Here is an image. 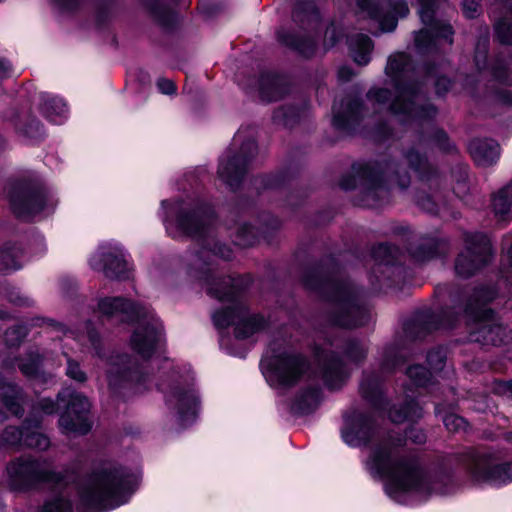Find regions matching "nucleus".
<instances>
[{"label":"nucleus","instance_id":"f257e3e1","mask_svg":"<svg viewBox=\"0 0 512 512\" xmlns=\"http://www.w3.org/2000/svg\"><path fill=\"white\" fill-rule=\"evenodd\" d=\"M162 208L167 213L164 222L169 235L174 238L186 235L203 241L201 250L191 256L192 270L203 275L207 282V293L210 296L231 304L213 314L215 327L225 329L234 325L237 338H247L263 330L267 324L266 320L258 314H251L240 300L242 287L239 279L225 277L213 279L211 282L208 279L211 273L209 266L212 265V257L218 256L225 260L232 257V250L215 241L210 234L212 210L205 205L168 200L162 201Z\"/></svg>","mask_w":512,"mask_h":512},{"label":"nucleus","instance_id":"f03ea898","mask_svg":"<svg viewBox=\"0 0 512 512\" xmlns=\"http://www.w3.org/2000/svg\"><path fill=\"white\" fill-rule=\"evenodd\" d=\"M375 427L370 416L355 412L345 419L342 438L350 446L371 442L365 468L373 478L386 479L387 493L395 498L398 492L426 493L430 483L419 467L418 461L408 455L403 440L392 436L374 439Z\"/></svg>","mask_w":512,"mask_h":512},{"label":"nucleus","instance_id":"7ed1b4c3","mask_svg":"<svg viewBox=\"0 0 512 512\" xmlns=\"http://www.w3.org/2000/svg\"><path fill=\"white\" fill-rule=\"evenodd\" d=\"M386 74L395 85L396 95L384 88H375L367 93V103L375 113L389 112L403 124H422L434 118L437 109L427 102L420 86L410 81L413 72L411 59L405 53H397L388 59Z\"/></svg>","mask_w":512,"mask_h":512},{"label":"nucleus","instance_id":"20e7f679","mask_svg":"<svg viewBox=\"0 0 512 512\" xmlns=\"http://www.w3.org/2000/svg\"><path fill=\"white\" fill-rule=\"evenodd\" d=\"M136 477L115 463H104L79 479L78 501L89 512H107L128 501Z\"/></svg>","mask_w":512,"mask_h":512},{"label":"nucleus","instance_id":"39448f33","mask_svg":"<svg viewBox=\"0 0 512 512\" xmlns=\"http://www.w3.org/2000/svg\"><path fill=\"white\" fill-rule=\"evenodd\" d=\"M99 315L115 324L137 321L130 346L144 361L157 355L162 346L161 323L146 307L135 305L123 297H105L98 302Z\"/></svg>","mask_w":512,"mask_h":512},{"label":"nucleus","instance_id":"423d86ee","mask_svg":"<svg viewBox=\"0 0 512 512\" xmlns=\"http://www.w3.org/2000/svg\"><path fill=\"white\" fill-rule=\"evenodd\" d=\"M305 285L323 293L330 301L327 320L331 325L355 328L369 320L367 309L357 300V293L346 280L324 279L318 271H310L304 277Z\"/></svg>","mask_w":512,"mask_h":512},{"label":"nucleus","instance_id":"0eeeda50","mask_svg":"<svg viewBox=\"0 0 512 512\" xmlns=\"http://www.w3.org/2000/svg\"><path fill=\"white\" fill-rule=\"evenodd\" d=\"M495 297V293L486 288L475 290L472 299L463 310L467 324H475L471 328L470 340L482 344L501 345L512 340L511 332L499 324L494 313L485 308V304Z\"/></svg>","mask_w":512,"mask_h":512},{"label":"nucleus","instance_id":"6e6552de","mask_svg":"<svg viewBox=\"0 0 512 512\" xmlns=\"http://www.w3.org/2000/svg\"><path fill=\"white\" fill-rule=\"evenodd\" d=\"M8 482L18 491L45 485H63L65 478L61 471L54 470L46 461L31 456H20L7 465Z\"/></svg>","mask_w":512,"mask_h":512},{"label":"nucleus","instance_id":"1a4fd4ad","mask_svg":"<svg viewBox=\"0 0 512 512\" xmlns=\"http://www.w3.org/2000/svg\"><path fill=\"white\" fill-rule=\"evenodd\" d=\"M167 408L176 414L181 426L191 424L197 415L198 397L193 389L192 378L173 373L159 384Z\"/></svg>","mask_w":512,"mask_h":512},{"label":"nucleus","instance_id":"9d476101","mask_svg":"<svg viewBox=\"0 0 512 512\" xmlns=\"http://www.w3.org/2000/svg\"><path fill=\"white\" fill-rule=\"evenodd\" d=\"M232 147L233 149L227 150L220 158L217 173L219 179L227 186L236 189L243 179L257 147L252 134L246 136L242 129L234 135Z\"/></svg>","mask_w":512,"mask_h":512},{"label":"nucleus","instance_id":"9b49d317","mask_svg":"<svg viewBox=\"0 0 512 512\" xmlns=\"http://www.w3.org/2000/svg\"><path fill=\"white\" fill-rule=\"evenodd\" d=\"M263 375L270 386L288 388L296 385L309 369L305 357L291 351L266 356L261 361Z\"/></svg>","mask_w":512,"mask_h":512},{"label":"nucleus","instance_id":"f8f14e48","mask_svg":"<svg viewBox=\"0 0 512 512\" xmlns=\"http://www.w3.org/2000/svg\"><path fill=\"white\" fill-rule=\"evenodd\" d=\"M9 197L15 215L25 220L49 213L57 204L54 196L42 186H20L13 189Z\"/></svg>","mask_w":512,"mask_h":512},{"label":"nucleus","instance_id":"ddd939ff","mask_svg":"<svg viewBox=\"0 0 512 512\" xmlns=\"http://www.w3.org/2000/svg\"><path fill=\"white\" fill-rule=\"evenodd\" d=\"M464 249L455 262L457 275L467 278L484 267L492 258V248L489 239L482 233H465Z\"/></svg>","mask_w":512,"mask_h":512},{"label":"nucleus","instance_id":"4468645a","mask_svg":"<svg viewBox=\"0 0 512 512\" xmlns=\"http://www.w3.org/2000/svg\"><path fill=\"white\" fill-rule=\"evenodd\" d=\"M362 177L366 180L365 195L367 200H376L387 194V181L396 179L400 188L405 189L410 183V178L405 174L399 175L398 165L393 161H385L380 164H366L362 167Z\"/></svg>","mask_w":512,"mask_h":512},{"label":"nucleus","instance_id":"2eb2a0df","mask_svg":"<svg viewBox=\"0 0 512 512\" xmlns=\"http://www.w3.org/2000/svg\"><path fill=\"white\" fill-rule=\"evenodd\" d=\"M419 3V15L425 28L415 35V45L417 49L420 52L429 51L434 47L437 38H443L448 44H452V27L434 18L435 1L419 0Z\"/></svg>","mask_w":512,"mask_h":512},{"label":"nucleus","instance_id":"dca6fc26","mask_svg":"<svg viewBox=\"0 0 512 512\" xmlns=\"http://www.w3.org/2000/svg\"><path fill=\"white\" fill-rule=\"evenodd\" d=\"M90 402L78 392L68 394L66 410L59 418V426L64 434H86L91 430Z\"/></svg>","mask_w":512,"mask_h":512},{"label":"nucleus","instance_id":"f3484780","mask_svg":"<svg viewBox=\"0 0 512 512\" xmlns=\"http://www.w3.org/2000/svg\"><path fill=\"white\" fill-rule=\"evenodd\" d=\"M357 6L361 13L375 20L382 32H391L397 26V16L405 17L408 6L402 1L393 0H357Z\"/></svg>","mask_w":512,"mask_h":512},{"label":"nucleus","instance_id":"a211bd4d","mask_svg":"<svg viewBox=\"0 0 512 512\" xmlns=\"http://www.w3.org/2000/svg\"><path fill=\"white\" fill-rule=\"evenodd\" d=\"M148 379V374L128 355L115 358L108 369V383L112 389L127 386L141 391Z\"/></svg>","mask_w":512,"mask_h":512},{"label":"nucleus","instance_id":"6ab92c4d","mask_svg":"<svg viewBox=\"0 0 512 512\" xmlns=\"http://www.w3.org/2000/svg\"><path fill=\"white\" fill-rule=\"evenodd\" d=\"M90 267L102 271L107 278L127 277V263L122 249L117 245H101L89 260Z\"/></svg>","mask_w":512,"mask_h":512},{"label":"nucleus","instance_id":"aec40b11","mask_svg":"<svg viewBox=\"0 0 512 512\" xmlns=\"http://www.w3.org/2000/svg\"><path fill=\"white\" fill-rule=\"evenodd\" d=\"M470 473L474 481L478 483L502 484L512 481V462L499 464L490 455H476L470 465Z\"/></svg>","mask_w":512,"mask_h":512},{"label":"nucleus","instance_id":"412c9836","mask_svg":"<svg viewBox=\"0 0 512 512\" xmlns=\"http://www.w3.org/2000/svg\"><path fill=\"white\" fill-rule=\"evenodd\" d=\"M65 478L63 485H45L50 495L44 501L40 512H72V502L70 500L71 484L75 478L67 470L61 471Z\"/></svg>","mask_w":512,"mask_h":512},{"label":"nucleus","instance_id":"4be33fe9","mask_svg":"<svg viewBox=\"0 0 512 512\" xmlns=\"http://www.w3.org/2000/svg\"><path fill=\"white\" fill-rule=\"evenodd\" d=\"M366 108L353 97H346L333 106V126L341 131H350L365 116Z\"/></svg>","mask_w":512,"mask_h":512},{"label":"nucleus","instance_id":"5701e85b","mask_svg":"<svg viewBox=\"0 0 512 512\" xmlns=\"http://www.w3.org/2000/svg\"><path fill=\"white\" fill-rule=\"evenodd\" d=\"M469 151L477 165L483 167L494 164L500 156L499 144L492 139L472 140Z\"/></svg>","mask_w":512,"mask_h":512},{"label":"nucleus","instance_id":"b1692460","mask_svg":"<svg viewBox=\"0 0 512 512\" xmlns=\"http://www.w3.org/2000/svg\"><path fill=\"white\" fill-rule=\"evenodd\" d=\"M0 393L2 402L9 412L16 416L23 414L25 395L20 387L12 383H4L0 379ZM0 412L3 414V418L0 420L2 422L5 419V414L1 410Z\"/></svg>","mask_w":512,"mask_h":512},{"label":"nucleus","instance_id":"393cba45","mask_svg":"<svg viewBox=\"0 0 512 512\" xmlns=\"http://www.w3.org/2000/svg\"><path fill=\"white\" fill-rule=\"evenodd\" d=\"M323 379L330 389L341 387L347 377V370L336 355L327 357L323 364Z\"/></svg>","mask_w":512,"mask_h":512},{"label":"nucleus","instance_id":"a878e982","mask_svg":"<svg viewBox=\"0 0 512 512\" xmlns=\"http://www.w3.org/2000/svg\"><path fill=\"white\" fill-rule=\"evenodd\" d=\"M492 207L498 221L506 222L512 218V181L493 196Z\"/></svg>","mask_w":512,"mask_h":512},{"label":"nucleus","instance_id":"bb28decb","mask_svg":"<svg viewBox=\"0 0 512 512\" xmlns=\"http://www.w3.org/2000/svg\"><path fill=\"white\" fill-rule=\"evenodd\" d=\"M348 45L351 56L357 64H368L373 50V43L368 36L363 34L350 36L348 39Z\"/></svg>","mask_w":512,"mask_h":512},{"label":"nucleus","instance_id":"cd10ccee","mask_svg":"<svg viewBox=\"0 0 512 512\" xmlns=\"http://www.w3.org/2000/svg\"><path fill=\"white\" fill-rule=\"evenodd\" d=\"M362 396L378 411L385 409L381 382L378 377L365 376L360 384Z\"/></svg>","mask_w":512,"mask_h":512},{"label":"nucleus","instance_id":"c85d7f7f","mask_svg":"<svg viewBox=\"0 0 512 512\" xmlns=\"http://www.w3.org/2000/svg\"><path fill=\"white\" fill-rule=\"evenodd\" d=\"M22 267V250L16 244L7 243L0 248V272L10 273Z\"/></svg>","mask_w":512,"mask_h":512},{"label":"nucleus","instance_id":"c756f323","mask_svg":"<svg viewBox=\"0 0 512 512\" xmlns=\"http://www.w3.org/2000/svg\"><path fill=\"white\" fill-rule=\"evenodd\" d=\"M41 109L44 116L56 124H61L68 115L67 105L62 99L54 96H44Z\"/></svg>","mask_w":512,"mask_h":512},{"label":"nucleus","instance_id":"7c9ffc66","mask_svg":"<svg viewBox=\"0 0 512 512\" xmlns=\"http://www.w3.org/2000/svg\"><path fill=\"white\" fill-rule=\"evenodd\" d=\"M259 85L260 98L265 102L277 101L285 92L280 79L273 75L262 76Z\"/></svg>","mask_w":512,"mask_h":512},{"label":"nucleus","instance_id":"2f4dec72","mask_svg":"<svg viewBox=\"0 0 512 512\" xmlns=\"http://www.w3.org/2000/svg\"><path fill=\"white\" fill-rule=\"evenodd\" d=\"M293 18L297 23L307 25L311 29L316 28L320 21L319 12L312 0L299 3L294 10Z\"/></svg>","mask_w":512,"mask_h":512},{"label":"nucleus","instance_id":"473e14b6","mask_svg":"<svg viewBox=\"0 0 512 512\" xmlns=\"http://www.w3.org/2000/svg\"><path fill=\"white\" fill-rule=\"evenodd\" d=\"M277 37L282 44L295 49L304 57H310L314 53L315 42L310 38L298 39L294 34L285 31H278Z\"/></svg>","mask_w":512,"mask_h":512},{"label":"nucleus","instance_id":"72a5a7b5","mask_svg":"<svg viewBox=\"0 0 512 512\" xmlns=\"http://www.w3.org/2000/svg\"><path fill=\"white\" fill-rule=\"evenodd\" d=\"M462 310V307H452L443 310L440 315L432 316V320L428 323V329H449L454 327L460 316H462L460 314Z\"/></svg>","mask_w":512,"mask_h":512},{"label":"nucleus","instance_id":"f704fd0d","mask_svg":"<svg viewBox=\"0 0 512 512\" xmlns=\"http://www.w3.org/2000/svg\"><path fill=\"white\" fill-rule=\"evenodd\" d=\"M390 420L394 423H402L405 420H414L421 417V407L413 399L406 402L404 407L393 406L388 413Z\"/></svg>","mask_w":512,"mask_h":512},{"label":"nucleus","instance_id":"c9c22d12","mask_svg":"<svg viewBox=\"0 0 512 512\" xmlns=\"http://www.w3.org/2000/svg\"><path fill=\"white\" fill-rule=\"evenodd\" d=\"M320 402V391L317 388H310L302 392L294 401L293 408L302 414H307L318 406Z\"/></svg>","mask_w":512,"mask_h":512},{"label":"nucleus","instance_id":"e433bc0d","mask_svg":"<svg viewBox=\"0 0 512 512\" xmlns=\"http://www.w3.org/2000/svg\"><path fill=\"white\" fill-rule=\"evenodd\" d=\"M510 65V58H497L491 67V75L493 79L500 84L511 85L512 71Z\"/></svg>","mask_w":512,"mask_h":512},{"label":"nucleus","instance_id":"4c0bfd02","mask_svg":"<svg viewBox=\"0 0 512 512\" xmlns=\"http://www.w3.org/2000/svg\"><path fill=\"white\" fill-rule=\"evenodd\" d=\"M406 160L411 169H413L421 179H428V174L433 172L426 158L418 152L409 151L406 155Z\"/></svg>","mask_w":512,"mask_h":512},{"label":"nucleus","instance_id":"58836bf2","mask_svg":"<svg viewBox=\"0 0 512 512\" xmlns=\"http://www.w3.org/2000/svg\"><path fill=\"white\" fill-rule=\"evenodd\" d=\"M423 246H428L427 250H424L421 246L418 251L415 252V257L419 260H424L428 258H432L444 251L446 246L445 242L442 240L431 237L427 238L423 243Z\"/></svg>","mask_w":512,"mask_h":512},{"label":"nucleus","instance_id":"ea45409f","mask_svg":"<svg viewBox=\"0 0 512 512\" xmlns=\"http://www.w3.org/2000/svg\"><path fill=\"white\" fill-rule=\"evenodd\" d=\"M49 439L38 430L25 426L24 446L45 450L49 447Z\"/></svg>","mask_w":512,"mask_h":512},{"label":"nucleus","instance_id":"a19ab883","mask_svg":"<svg viewBox=\"0 0 512 512\" xmlns=\"http://www.w3.org/2000/svg\"><path fill=\"white\" fill-rule=\"evenodd\" d=\"M257 237L258 229L250 224H244L237 229L235 242L239 246H251L255 243Z\"/></svg>","mask_w":512,"mask_h":512},{"label":"nucleus","instance_id":"79ce46f5","mask_svg":"<svg viewBox=\"0 0 512 512\" xmlns=\"http://www.w3.org/2000/svg\"><path fill=\"white\" fill-rule=\"evenodd\" d=\"M300 117V112L295 107L280 108L275 111L273 119L285 126L294 125Z\"/></svg>","mask_w":512,"mask_h":512},{"label":"nucleus","instance_id":"37998d69","mask_svg":"<svg viewBox=\"0 0 512 512\" xmlns=\"http://www.w3.org/2000/svg\"><path fill=\"white\" fill-rule=\"evenodd\" d=\"M497 40L504 45H512V22L507 18L500 19L495 24Z\"/></svg>","mask_w":512,"mask_h":512},{"label":"nucleus","instance_id":"c03bdc74","mask_svg":"<svg viewBox=\"0 0 512 512\" xmlns=\"http://www.w3.org/2000/svg\"><path fill=\"white\" fill-rule=\"evenodd\" d=\"M16 128L23 133V135L36 139L43 135V127L41 123L34 117L27 116V123L22 126L18 122L15 123Z\"/></svg>","mask_w":512,"mask_h":512},{"label":"nucleus","instance_id":"a18cd8bd","mask_svg":"<svg viewBox=\"0 0 512 512\" xmlns=\"http://www.w3.org/2000/svg\"><path fill=\"white\" fill-rule=\"evenodd\" d=\"M488 46L489 37L487 35L481 36L476 43L474 61L478 70L483 69L486 65Z\"/></svg>","mask_w":512,"mask_h":512},{"label":"nucleus","instance_id":"49530a36","mask_svg":"<svg viewBox=\"0 0 512 512\" xmlns=\"http://www.w3.org/2000/svg\"><path fill=\"white\" fill-rule=\"evenodd\" d=\"M41 358L37 353L29 355L19 363L20 371L26 377H35L38 374Z\"/></svg>","mask_w":512,"mask_h":512},{"label":"nucleus","instance_id":"de8ad7c7","mask_svg":"<svg viewBox=\"0 0 512 512\" xmlns=\"http://www.w3.org/2000/svg\"><path fill=\"white\" fill-rule=\"evenodd\" d=\"M409 379L416 386H425L430 380V372L421 365L410 366L407 369Z\"/></svg>","mask_w":512,"mask_h":512},{"label":"nucleus","instance_id":"09e8293b","mask_svg":"<svg viewBox=\"0 0 512 512\" xmlns=\"http://www.w3.org/2000/svg\"><path fill=\"white\" fill-rule=\"evenodd\" d=\"M3 294L11 303L16 305L31 306L34 303L30 297L22 295L17 288L9 285L3 287Z\"/></svg>","mask_w":512,"mask_h":512},{"label":"nucleus","instance_id":"8fccbe9b","mask_svg":"<svg viewBox=\"0 0 512 512\" xmlns=\"http://www.w3.org/2000/svg\"><path fill=\"white\" fill-rule=\"evenodd\" d=\"M367 348L364 343L351 340L346 344L345 354L353 362H359L366 356Z\"/></svg>","mask_w":512,"mask_h":512},{"label":"nucleus","instance_id":"3c124183","mask_svg":"<svg viewBox=\"0 0 512 512\" xmlns=\"http://www.w3.org/2000/svg\"><path fill=\"white\" fill-rule=\"evenodd\" d=\"M66 356L67 361V367H66V375L77 382L83 383L87 380L86 373L81 369L80 364L70 358L69 356Z\"/></svg>","mask_w":512,"mask_h":512},{"label":"nucleus","instance_id":"603ef678","mask_svg":"<svg viewBox=\"0 0 512 512\" xmlns=\"http://www.w3.org/2000/svg\"><path fill=\"white\" fill-rule=\"evenodd\" d=\"M443 423L445 427L452 432H458L460 430H465L467 423L464 418L460 417L455 413H446L442 417Z\"/></svg>","mask_w":512,"mask_h":512},{"label":"nucleus","instance_id":"864d4df0","mask_svg":"<svg viewBox=\"0 0 512 512\" xmlns=\"http://www.w3.org/2000/svg\"><path fill=\"white\" fill-rule=\"evenodd\" d=\"M24 434L25 427L22 429L16 427H8L3 434V439L7 444L10 445H24Z\"/></svg>","mask_w":512,"mask_h":512},{"label":"nucleus","instance_id":"5fc2aeb1","mask_svg":"<svg viewBox=\"0 0 512 512\" xmlns=\"http://www.w3.org/2000/svg\"><path fill=\"white\" fill-rule=\"evenodd\" d=\"M86 330V333L79 337V341L85 342L87 340V342L93 348L95 353L99 354L101 347V339L98 332L91 327L90 323L87 324Z\"/></svg>","mask_w":512,"mask_h":512},{"label":"nucleus","instance_id":"6e6d98bb","mask_svg":"<svg viewBox=\"0 0 512 512\" xmlns=\"http://www.w3.org/2000/svg\"><path fill=\"white\" fill-rule=\"evenodd\" d=\"M446 353L444 349L437 348L430 351L427 355V362L430 367L435 371H440L445 363Z\"/></svg>","mask_w":512,"mask_h":512},{"label":"nucleus","instance_id":"4d7b16f0","mask_svg":"<svg viewBox=\"0 0 512 512\" xmlns=\"http://www.w3.org/2000/svg\"><path fill=\"white\" fill-rule=\"evenodd\" d=\"M417 205L432 214H438L441 212V208L431 199L429 195L419 196L416 200Z\"/></svg>","mask_w":512,"mask_h":512},{"label":"nucleus","instance_id":"13d9d810","mask_svg":"<svg viewBox=\"0 0 512 512\" xmlns=\"http://www.w3.org/2000/svg\"><path fill=\"white\" fill-rule=\"evenodd\" d=\"M25 336V331L22 327L10 328L6 331L5 337L8 345L18 344Z\"/></svg>","mask_w":512,"mask_h":512},{"label":"nucleus","instance_id":"bf43d9fd","mask_svg":"<svg viewBox=\"0 0 512 512\" xmlns=\"http://www.w3.org/2000/svg\"><path fill=\"white\" fill-rule=\"evenodd\" d=\"M36 320L41 322V323H37L38 325H45V326H47L48 329H50V331L60 332L64 335H66L67 333H72L70 330H68L65 327V325H63L62 323L56 322L53 319L37 318Z\"/></svg>","mask_w":512,"mask_h":512},{"label":"nucleus","instance_id":"052dcab7","mask_svg":"<svg viewBox=\"0 0 512 512\" xmlns=\"http://www.w3.org/2000/svg\"><path fill=\"white\" fill-rule=\"evenodd\" d=\"M435 143L445 151H452L454 146L450 143L447 134L442 130H437L433 136Z\"/></svg>","mask_w":512,"mask_h":512},{"label":"nucleus","instance_id":"680f3d73","mask_svg":"<svg viewBox=\"0 0 512 512\" xmlns=\"http://www.w3.org/2000/svg\"><path fill=\"white\" fill-rule=\"evenodd\" d=\"M36 409L43 414L50 415L57 411V404L49 398H43L38 401Z\"/></svg>","mask_w":512,"mask_h":512},{"label":"nucleus","instance_id":"e2e57ef3","mask_svg":"<svg viewBox=\"0 0 512 512\" xmlns=\"http://www.w3.org/2000/svg\"><path fill=\"white\" fill-rule=\"evenodd\" d=\"M157 87L162 94L173 95L176 93V85L174 82L167 78H159L157 80Z\"/></svg>","mask_w":512,"mask_h":512},{"label":"nucleus","instance_id":"0e129e2a","mask_svg":"<svg viewBox=\"0 0 512 512\" xmlns=\"http://www.w3.org/2000/svg\"><path fill=\"white\" fill-rule=\"evenodd\" d=\"M481 0H463V13L467 18H474Z\"/></svg>","mask_w":512,"mask_h":512},{"label":"nucleus","instance_id":"69168bd1","mask_svg":"<svg viewBox=\"0 0 512 512\" xmlns=\"http://www.w3.org/2000/svg\"><path fill=\"white\" fill-rule=\"evenodd\" d=\"M453 191H454L455 195L460 198L464 197L468 193L469 187L466 182V173L465 172H463L461 174L460 178L457 180V183L454 186Z\"/></svg>","mask_w":512,"mask_h":512},{"label":"nucleus","instance_id":"338daca9","mask_svg":"<svg viewBox=\"0 0 512 512\" xmlns=\"http://www.w3.org/2000/svg\"><path fill=\"white\" fill-rule=\"evenodd\" d=\"M434 85L437 95H443L451 87V81L445 76H439L434 79Z\"/></svg>","mask_w":512,"mask_h":512},{"label":"nucleus","instance_id":"774afa93","mask_svg":"<svg viewBox=\"0 0 512 512\" xmlns=\"http://www.w3.org/2000/svg\"><path fill=\"white\" fill-rule=\"evenodd\" d=\"M392 249L393 247L389 244H380L374 251V256L377 260L380 261V263H383V264H389L390 263V260L389 259H386V258H383V259H380V255L381 254H391L392 253Z\"/></svg>","mask_w":512,"mask_h":512}]
</instances>
